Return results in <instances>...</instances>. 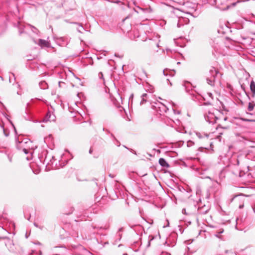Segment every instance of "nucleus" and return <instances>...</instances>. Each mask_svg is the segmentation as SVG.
Masks as SVG:
<instances>
[{
    "mask_svg": "<svg viewBox=\"0 0 255 255\" xmlns=\"http://www.w3.org/2000/svg\"><path fill=\"white\" fill-rule=\"evenodd\" d=\"M219 113V111L216 109H212L209 111L208 113L206 114L204 116L205 120L210 124L216 123L218 119L217 114Z\"/></svg>",
    "mask_w": 255,
    "mask_h": 255,
    "instance_id": "f03ea898",
    "label": "nucleus"
},
{
    "mask_svg": "<svg viewBox=\"0 0 255 255\" xmlns=\"http://www.w3.org/2000/svg\"><path fill=\"white\" fill-rule=\"evenodd\" d=\"M169 222H168V224H167V225L166 226H169Z\"/></svg>",
    "mask_w": 255,
    "mask_h": 255,
    "instance_id": "2f4dec72",
    "label": "nucleus"
},
{
    "mask_svg": "<svg viewBox=\"0 0 255 255\" xmlns=\"http://www.w3.org/2000/svg\"><path fill=\"white\" fill-rule=\"evenodd\" d=\"M29 219H30V217H28L27 220H29Z\"/></svg>",
    "mask_w": 255,
    "mask_h": 255,
    "instance_id": "72a5a7b5",
    "label": "nucleus"
},
{
    "mask_svg": "<svg viewBox=\"0 0 255 255\" xmlns=\"http://www.w3.org/2000/svg\"><path fill=\"white\" fill-rule=\"evenodd\" d=\"M187 13L192 15L194 17H197L199 15V13L194 8H192L191 11L187 12Z\"/></svg>",
    "mask_w": 255,
    "mask_h": 255,
    "instance_id": "1a4fd4ad",
    "label": "nucleus"
},
{
    "mask_svg": "<svg viewBox=\"0 0 255 255\" xmlns=\"http://www.w3.org/2000/svg\"><path fill=\"white\" fill-rule=\"evenodd\" d=\"M184 20V19L183 18H179L178 19V23H177V27H181L182 25H183V22L182 21Z\"/></svg>",
    "mask_w": 255,
    "mask_h": 255,
    "instance_id": "4468645a",
    "label": "nucleus"
},
{
    "mask_svg": "<svg viewBox=\"0 0 255 255\" xmlns=\"http://www.w3.org/2000/svg\"><path fill=\"white\" fill-rule=\"evenodd\" d=\"M38 44L39 45H40L41 47H49V43L45 40L39 39L38 40Z\"/></svg>",
    "mask_w": 255,
    "mask_h": 255,
    "instance_id": "7ed1b4c3",
    "label": "nucleus"
},
{
    "mask_svg": "<svg viewBox=\"0 0 255 255\" xmlns=\"http://www.w3.org/2000/svg\"><path fill=\"white\" fill-rule=\"evenodd\" d=\"M156 46H157V47H158L159 46L158 44H157Z\"/></svg>",
    "mask_w": 255,
    "mask_h": 255,
    "instance_id": "e433bc0d",
    "label": "nucleus"
},
{
    "mask_svg": "<svg viewBox=\"0 0 255 255\" xmlns=\"http://www.w3.org/2000/svg\"><path fill=\"white\" fill-rule=\"evenodd\" d=\"M16 143L17 149H22L25 154H27L29 152L32 142L27 138H25L21 141H17L16 139Z\"/></svg>",
    "mask_w": 255,
    "mask_h": 255,
    "instance_id": "f257e3e1",
    "label": "nucleus"
},
{
    "mask_svg": "<svg viewBox=\"0 0 255 255\" xmlns=\"http://www.w3.org/2000/svg\"><path fill=\"white\" fill-rule=\"evenodd\" d=\"M210 77L213 79H215L216 76L218 74V71L214 68L212 67L209 71Z\"/></svg>",
    "mask_w": 255,
    "mask_h": 255,
    "instance_id": "39448f33",
    "label": "nucleus"
},
{
    "mask_svg": "<svg viewBox=\"0 0 255 255\" xmlns=\"http://www.w3.org/2000/svg\"><path fill=\"white\" fill-rule=\"evenodd\" d=\"M60 39H61V40H63L64 39V38H63V37H61V38H60Z\"/></svg>",
    "mask_w": 255,
    "mask_h": 255,
    "instance_id": "bb28decb",
    "label": "nucleus"
},
{
    "mask_svg": "<svg viewBox=\"0 0 255 255\" xmlns=\"http://www.w3.org/2000/svg\"><path fill=\"white\" fill-rule=\"evenodd\" d=\"M244 204H240V205H239V208L240 209H242V208H244Z\"/></svg>",
    "mask_w": 255,
    "mask_h": 255,
    "instance_id": "aec40b11",
    "label": "nucleus"
},
{
    "mask_svg": "<svg viewBox=\"0 0 255 255\" xmlns=\"http://www.w3.org/2000/svg\"><path fill=\"white\" fill-rule=\"evenodd\" d=\"M207 82L208 84L211 86L214 85L215 79L212 78V77H208L207 78Z\"/></svg>",
    "mask_w": 255,
    "mask_h": 255,
    "instance_id": "f8f14e48",
    "label": "nucleus"
},
{
    "mask_svg": "<svg viewBox=\"0 0 255 255\" xmlns=\"http://www.w3.org/2000/svg\"><path fill=\"white\" fill-rule=\"evenodd\" d=\"M159 163L163 167L168 168L169 167L168 163L163 158H160L159 159Z\"/></svg>",
    "mask_w": 255,
    "mask_h": 255,
    "instance_id": "423d86ee",
    "label": "nucleus"
},
{
    "mask_svg": "<svg viewBox=\"0 0 255 255\" xmlns=\"http://www.w3.org/2000/svg\"><path fill=\"white\" fill-rule=\"evenodd\" d=\"M208 96H209L211 98H212V99H213V95H212V93H208Z\"/></svg>",
    "mask_w": 255,
    "mask_h": 255,
    "instance_id": "412c9836",
    "label": "nucleus"
},
{
    "mask_svg": "<svg viewBox=\"0 0 255 255\" xmlns=\"http://www.w3.org/2000/svg\"><path fill=\"white\" fill-rule=\"evenodd\" d=\"M149 95L147 94H143L141 96V101L140 102V104H143L145 102L147 101V99H148Z\"/></svg>",
    "mask_w": 255,
    "mask_h": 255,
    "instance_id": "9d476101",
    "label": "nucleus"
},
{
    "mask_svg": "<svg viewBox=\"0 0 255 255\" xmlns=\"http://www.w3.org/2000/svg\"><path fill=\"white\" fill-rule=\"evenodd\" d=\"M163 73L164 74V75H165V71H164V70L163 71Z\"/></svg>",
    "mask_w": 255,
    "mask_h": 255,
    "instance_id": "f704fd0d",
    "label": "nucleus"
},
{
    "mask_svg": "<svg viewBox=\"0 0 255 255\" xmlns=\"http://www.w3.org/2000/svg\"><path fill=\"white\" fill-rule=\"evenodd\" d=\"M253 210L254 212L255 213V204L254 205V206H253Z\"/></svg>",
    "mask_w": 255,
    "mask_h": 255,
    "instance_id": "5701e85b",
    "label": "nucleus"
},
{
    "mask_svg": "<svg viewBox=\"0 0 255 255\" xmlns=\"http://www.w3.org/2000/svg\"><path fill=\"white\" fill-rule=\"evenodd\" d=\"M237 165H239V160H238V159L237 160Z\"/></svg>",
    "mask_w": 255,
    "mask_h": 255,
    "instance_id": "393cba45",
    "label": "nucleus"
},
{
    "mask_svg": "<svg viewBox=\"0 0 255 255\" xmlns=\"http://www.w3.org/2000/svg\"><path fill=\"white\" fill-rule=\"evenodd\" d=\"M250 89L253 93V96L255 95V83L252 81L250 84Z\"/></svg>",
    "mask_w": 255,
    "mask_h": 255,
    "instance_id": "9b49d317",
    "label": "nucleus"
},
{
    "mask_svg": "<svg viewBox=\"0 0 255 255\" xmlns=\"http://www.w3.org/2000/svg\"><path fill=\"white\" fill-rule=\"evenodd\" d=\"M28 26H29V27H30L32 28V29H31V30H32V31L33 32H34V33H36V31H37V29H36L34 26H32V25H30V24H29V25H28Z\"/></svg>",
    "mask_w": 255,
    "mask_h": 255,
    "instance_id": "dca6fc26",
    "label": "nucleus"
},
{
    "mask_svg": "<svg viewBox=\"0 0 255 255\" xmlns=\"http://www.w3.org/2000/svg\"><path fill=\"white\" fill-rule=\"evenodd\" d=\"M14 128L15 132H16V129H15V128L14 127Z\"/></svg>",
    "mask_w": 255,
    "mask_h": 255,
    "instance_id": "473e14b6",
    "label": "nucleus"
},
{
    "mask_svg": "<svg viewBox=\"0 0 255 255\" xmlns=\"http://www.w3.org/2000/svg\"><path fill=\"white\" fill-rule=\"evenodd\" d=\"M9 81H10V82L11 81V78L10 77L9 78Z\"/></svg>",
    "mask_w": 255,
    "mask_h": 255,
    "instance_id": "4c0bfd02",
    "label": "nucleus"
},
{
    "mask_svg": "<svg viewBox=\"0 0 255 255\" xmlns=\"http://www.w3.org/2000/svg\"><path fill=\"white\" fill-rule=\"evenodd\" d=\"M22 32H23L22 31H19V33H20V34H21Z\"/></svg>",
    "mask_w": 255,
    "mask_h": 255,
    "instance_id": "c85d7f7f",
    "label": "nucleus"
},
{
    "mask_svg": "<svg viewBox=\"0 0 255 255\" xmlns=\"http://www.w3.org/2000/svg\"><path fill=\"white\" fill-rule=\"evenodd\" d=\"M255 106V104L253 102H250L249 103V106H248V110L249 111H252L254 108V107Z\"/></svg>",
    "mask_w": 255,
    "mask_h": 255,
    "instance_id": "ddd939ff",
    "label": "nucleus"
},
{
    "mask_svg": "<svg viewBox=\"0 0 255 255\" xmlns=\"http://www.w3.org/2000/svg\"><path fill=\"white\" fill-rule=\"evenodd\" d=\"M173 112H174V113L175 114H180V112L179 111H176L175 110H174L173 109Z\"/></svg>",
    "mask_w": 255,
    "mask_h": 255,
    "instance_id": "a211bd4d",
    "label": "nucleus"
},
{
    "mask_svg": "<svg viewBox=\"0 0 255 255\" xmlns=\"http://www.w3.org/2000/svg\"><path fill=\"white\" fill-rule=\"evenodd\" d=\"M78 31H79V32H81V30H80V29H78Z\"/></svg>",
    "mask_w": 255,
    "mask_h": 255,
    "instance_id": "7c9ffc66",
    "label": "nucleus"
},
{
    "mask_svg": "<svg viewBox=\"0 0 255 255\" xmlns=\"http://www.w3.org/2000/svg\"><path fill=\"white\" fill-rule=\"evenodd\" d=\"M224 120V121H226L227 120V118H226V117L225 118Z\"/></svg>",
    "mask_w": 255,
    "mask_h": 255,
    "instance_id": "cd10ccee",
    "label": "nucleus"
},
{
    "mask_svg": "<svg viewBox=\"0 0 255 255\" xmlns=\"http://www.w3.org/2000/svg\"><path fill=\"white\" fill-rule=\"evenodd\" d=\"M89 153L91 154L93 152V149H92V148H91L89 150Z\"/></svg>",
    "mask_w": 255,
    "mask_h": 255,
    "instance_id": "4be33fe9",
    "label": "nucleus"
},
{
    "mask_svg": "<svg viewBox=\"0 0 255 255\" xmlns=\"http://www.w3.org/2000/svg\"><path fill=\"white\" fill-rule=\"evenodd\" d=\"M242 176V175H241V173H240V176Z\"/></svg>",
    "mask_w": 255,
    "mask_h": 255,
    "instance_id": "ea45409f",
    "label": "nucleus"
},
{
    "mask_svg": "<svg viewBox=\"0 0 255 255\" xmlns=\"http://www.w3.org/2000/svg\"><path fill=\"white\" fill-rule=\"evenodd\" d=\"M104 244H105V245H106V244H108V242H105V243H104Z\"/></svg>",
    "mask_w": 255,
    "mask_h": 255,
    "instance_id": "c756f323",
    "label": "nucleus"
},
{
    "mask_svg": "<svg viewBox=\"0 0 255 255\" xmlns=\"http://www.w3.org/2000/svg\"><path fill=\"white\" fill-rule=\"evenodd\" d=\"M196 135L199 138H202L203 137V136H206V137H208V136L206 134H204L203 135L201 133H197Z\"/></svg>",
    "mask_w": 255,
    "mask_h": 255,
    "instance_id": "2eb2a0df",
    "label": "nucleus"
},
{
    "mask_svg": "<svg viewBox=\"0 0 255 255\" xmlns=\"http://www.w3.org/2000/svg\"><path fill=\"white\" fill-rule=\"evenodd\" d=\"M55 120V116L50 113H48L46 116L44 121H54Z\"/></svg>",
    "mask_w": 255,
    "mask_h": 255,
    "instance_id": "20e7f679",
    "label": "nucleus"
},
{
    "mask_svg": "<svg viewBox=\"0 0 255 255\" xmlns=\"http://www.w3.org/2000/svg\"><path fill=\"white\" fill-rule=\"evenodd\" d=\"M192 143V142H191V141H188V144H187V145H188V146H189V143Z\"/></svg>",
    "mask_w": 255,
    "mask_h": 255,
    "instance_id": "a878e982",
    "label": "nucleus"
},
{
    "mask_svg": "<svg viewBox=\"0 0 255 255\" xmlns=\"http://www.w3.org/2000/svg\"><path fill=\"white\" fill-rule=\"evenodd\" d=\"M2 128H3V133L4 134V135L6 136H7L8 135V133H6L5 129H4V128L3 127H2Z\"/></svg>",
    "mask_w": 255,
    "mask_h": 255,
    "instance_id": "f3484780",
    "label": "nucleus"
},
{
    "mask_svg": "<svg viewBox=\"0 0 255 255\" xmlns=\"http://www.w3.org/2000/svg\"><path fill=\"white\" fill-rule=\"evenodd\" d=\"M34 226H35V227H37V228H40L41 230H42V227H39V226H38V225L36 223H34Z\"/></svg>",
    "mask_w": 255,
    "mask_h": 255,
    "instance_id": "6ab92c4d",
    "label": "nucleus"
},
{
    "mask_svg": "<svg viewBox=\"0 0 255 255\" xmlns=\"http://www.w3.org/2000/svg\"><path fill=\"white\" fill-rule=\"evenodd\" d=\"M101 74V76L99 75L100 77L101 78H103V74L101 72V73H100V74Z\"/></svg>",
    "mask_w": 255,
    "mask_h": 255,
    "instance_id": "b1692460",
    "label": "nucleus"
},
{
    "mask_svg": "<svg viewBox=\"0 0 255 255\" xmlns=\"http://www.w3.org/2000/svg\"><path fill=\"white\" fill-rule=\"evenodd\" d=\"M39 86L41 89H46L48 88V85L44 81H42L39 82Z\"/></svg>",
    "mask_w": 255,
    "mask_h": 255,
    "instance_id": "6e6552de",
    "label": "nucleus"
},
{
    "mask_svg": "<svg viewBox=\"0 0 255 255\" xmlns=\"http://www.w3.org/2000/svg\"><path fill=\"white\" fill-rule=\"evenodd\" d=\"M223 128H227V127H224Z\"/></svg>",
    "mask_w": 255,
    "mask_h": 255,
    "instance_id": "58836bf2",
    "label": "nucleus"
},
{
    "mask_svg": "<svg viewBox=\"0 0 255 255\" xmlns=\"http://www.w3.org/2000/svg\"><path fill=\"white\" fill-rule=\"evenodd\" d=\"M155 104L156 105H153V107H154L155 108H156V107H158L159 109L162 108L163 111L166 112L167 110V108L165 106V105L161 103V102H158V103H155Z\"/></svg>",
    "mask_w": 255,
    "mask_h": 255,
    "instance_id": "0eeeda50",
    "label": "nucleus"
},
{
    "mask_svg": "<svg viewBox=\"0 0 255 255\" xmlns=\"http://www.w3.org/2000/svg\"><path fill=\"white\" fill-rule=\"evenodd\" d=\"M123 255H128L127 254H124Z\"/></svg>",
    "mask_w": 255,
    "mask_h": 255,
    "instance_id": "c9c22d12",
    "label": "nucleus"
}]
</instances>
